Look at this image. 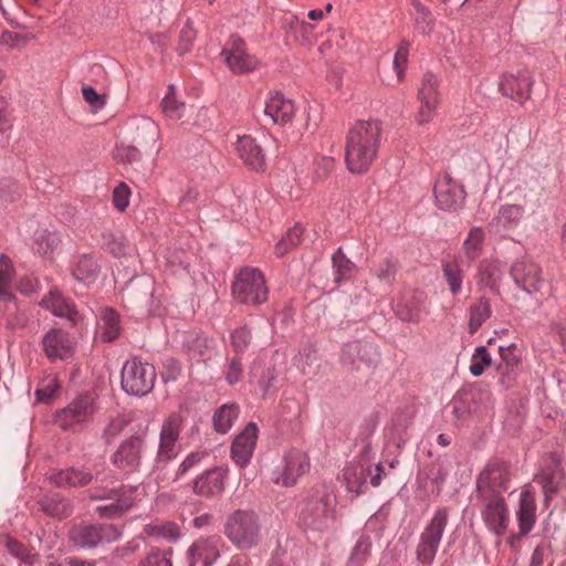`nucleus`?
<instances>
[{"label":"nucleus","instance_id":"1","mask_svg":"<svg viewBox=\"0 0 566 566\" xmlns=\"http://www.w3.org/2000/svg\"><path fill=\"white\" fill-rule=\"evenodd\" d=\"M382 123L378 119L357 120L348 130L345 163L355 175L366 174L378 157L382 142Z\"/></svg>","mask_w":566,"mask_h":566},{"label":"nucleus","instance_id":"2","mask_svg":"<svg viewBox=\"0 0 566 566\" xmlns=\"http://www.w3.org/2000/svg\"><path fill=\"white\" fill-rule=\"evenodd\" d=\"M231 292L237 304L258 308L269 298L263 273L255 268H242L234 276Z\"/></svg>","mask_w":566,"mask_h":566},{"label":"nucleus","instance_id":"3","mask_svg":"<svg viewBox=\"0 0 566 566\" xmlns=\"http://www.w3.org/2000/svg\"><path fill=\"white\" fill-rule=\"evenodd\" d=\"M224 534L237 548L250 549L261 541L262 523L255 512L238 510L228 517Z\"/></svg>","mask_w":566,"mask_h":566},{"label":"nucleus","instance_id":"4","mask_svg":"<svg viewBox=\"0 0 566 566\" xmlns=\"http://www.w3.org/2000/svg\"><path fill=\"white\" fill-rule=\"evenodd\" d=\"M120 378L122 389L127 395L144 397L153 390L157 373L153 364L136 356L125 361Z\"/></svg>","mask_w":566,"mask_h":566},{"label":"nucleus","instance_id":"5","mask_svg":"<svg viewBox=\"0 0 566 566\" xmlns=\"http://www.w3.org/2000/svg\"><path fill=\"white\" fill-rule=\"evenodd\" d=\"M380 360L378 346L368 339H354L343 344L339 354L342 366L348 371L375 369Z\"/></svg>","mask_w":566,"mask_h":566},{"label":"nucleus","instance_id":"6","mask_svg":"<svg viewBox=\"0 0 566 566\" xmlns=\"http://www.w3.org/2000/svg\"><path fill=\"white\" fill-rule=\"evenodd\" d=\"M447 510H438L430 524L421 533L417 547V560L422 566L431 565L447 525Z\"/></svg>","mask_w":566,"mask_h":566},{"label":"nucleus","instance_id":"7","mask_svg":"<svg viewBox=\"0 0 566 566\" xmlns=\"http://www.w3.org/2000/svg\"><path fill=\"white\" fill-rule=\"evenodd\" d=\"M562 480L560 460L557 455L552 454L545 461L543 470L534 476L532 482L524 485L520 495H534L538 492H542L543 495H553L560 492Z\"/></svg>","mask_w":566,"mask_h":566},{"label":"nucleus","instance_id":"8","mask_svg":"<svg viewBox=\"0 0 566 566\" xmlns=\"http://www.w3.org/2000/svg\"><path fill=\"white\" fill-rule=\"evenodd\" d=\"M182 428L180 415L169 416L163 423L159 434V447L155 459L157 469H164L179 453L177 444Z\"/></svg>","mask_w":566,"mask_h":566},{"label":"nucleus","instance_id":"9","mask_svg":"<svg viewBox=\"0 0 566 566\" xmlns=\"http://www.w3.org/2000/svg\"><path fill=\"white\" fill-rule=\"evenodd\" d=\"M511 480L510 465L503 460L488 463L476 480V489L481 494L502 495L509 491Z\"/></svg>","mask_w":566,"mask_h":566},{"label":"nucleus","instance_id":"10","mask_svg":"<svg viewBox=\"0 0 566 566\" xmlns=\"http://www.w3.org/2000/svg\"><path fill=\"white\" fill-rule=\"evenodd\" d=\"M143 153L144 149L137 145L124 142L117 143L114 149L115 161L124 166L135 182H146L153 170L150 165L143 161Z\"/></svg>","mask_w":566,"mask_h":566},{"label":"nucleus","instance_id":"11","mask_svg":"<svg viewBox=\"0 0 566 566\" xmlns=\"http://www.w3.org/2000/svg\"><path fill=\"white\" fill-rule=\"evenodd\" d=\"M436 206L443 210L454 212L463 208L467 192L462 185L454 181L449 174L438 179L433 187Z\"/></svg>","mask_w":566,"mask_h":566},{"label":"nucleus","instance_id":"12","mask_svg":"<svg viewBox=\"0 0 566 566\" xmlns=\"http://www.w3.org/2000/svg\"><path fill=\"white\" fill-rule=\"evenodd\" d=\"M120 531L112 524L81 525L72 531V539L81 547H95L120 538Z\"/></svg>","mask_w":566,"mask_h":566},{"label":"nucleus","instance_id":"13","mask_svg":"<svg viewBox=\"0 0 566 566\" xmlns=\"http://www.w3.org/2000/svg\"><path fill=\"white\" fill-rule=\"evenodd\" d=\"M95 412V400L90 394L77 396L65 408L56 412V422L63 430H70L74 423L87 421Z\"/></svg>","mask_w":566,"mask_h":566},{"label":"nucleus","instance_id":"14","mask_svg":"<svg viewBox=\"0 0 566 566\" xmlns=\"http://www.w3.org/2000/svg\"><path fill=\"white\" fill-rule=\"evenodd\" d=\"M145 437L133 434L123 440L117 450L112 454V462L120 470L136 471L142 462L145 450Z\"/></svg>","mask_w":566,"mask_h":566},{"label":"nucleus","instance_id":"15","mask_svg":"<svg viewBox=\"0 0 566 566\" xmlns=\"http://www.w3.org/2000/svg\"><path fill=\"white\" fill-rule=\"evenodd\" d=\"M221 56L233 73H244L254 70L258 61L245 51L244 41L232 34L221 51Z\"/></svg>","mask_w":566,"mask_h":566},{"label":"nucleus","instance_id":"16","mask_svg":"<svg viewBox=\"0 0 566 566\" xmlns=\"http://www.w3.org/2000/svg\"><path fill=\"white\" fill-rule=\"evenodd\" d=\"M533 84L532 74L522 70L517 73L503 74L499 82V91L502 95L524 104L531 97Z\"/></svg>","mask_w":566,"mask_h":566},{"label":"nucleus","instance_id":"17","mask_svg":"<svg viewBox=\"0 0 566 566\" xmlns=\"http://www.w3.org/2000/svg\"><path fill=\"white\" fill-rule=\"evenodd\" d=\"M515 285L527 294H534L543 285L542 269L530 260L515 262L510 270Z\"/></svg>","mask_w":566,"mask_h":566},{"label":"nucleus","instance_id":"18","mask_svg":"<svg viewBox=\"0 0 566 566\" xmlns=\"http://www.w3.org/2000/svg\"><path fill=\"white\" fill-rule=\"evenodd\" d=\"M308 469L310 462L306 455L298 450H293L285 455L284 465L273 472V481L276 484L292 486Z\"/></svg>","mask_w":566,"mask_h":566},{"label":"nucleus","instance_id":"19","mask_svg":"<svg viewBox=\"0 0 566 566\" xmlns=\"http://www.w3.org/2000/svg\"><path fill=\"white\" fill-rule=\"evenodd\" d=\"M420 108L417 114V122L420 125L429 123L439 103L438 80L434 74L427 72L423 75L422 84L418 92Z\"/></svg>","mask_w":566,"mask_h":566},{"label":"nucleus","instance_id":"20","mask_svg":"<svg viewBox=\"0 0 566 566\" xmlns=\"http://www.w3.org/2000/svg\"><path fill=\"white\" fill-rule=\"evenodd\" d=\"M258 426L249 422L244 429L235 436L231 446V458L240 468L247 467L252 458L258 439Z\"/></svg>","mask_w":566,"mask_h":566},{"label":"nucleus","instance_id":"21","mask_svg":"<svg viewBox=\"0 0 566 566\" xmlns=\"http://www.w3.org/2000/svg\"><path fill=\"white\" fill-rule=\"evenodd\" d=\"M42 346L45 356L50 360H65L73 355L74 342L69 333L61 328H51L42 337Z\"/></svg>","mask_w":566,"mask_h":566},{"label":"nucleus","instance_id":"22","mask_svg":"<svg viewBox=\"0 0 566 566\" xmlns=\"http://www.w3.org/2000/svg\"><path fill=\"white\" fill-rule=\"evenodd\" d=\"M154 292V282L149 277H143L137 282H130L126 297L140 310L139 315H151L155 314Z\"/></svg>","mask_w":566,"mask_h":566},{"label":"nucleus","instance_id":"23","mask_svg":"<svg viewBox=\"0 0 566 566\" xmlns=\"http://www.w3.org/2000/svg\"><path fill=\"white\" fill-rule=\"evenodd\" d=\"M482 515L486 526L496 535H502L506 532L510 514L502 497H486Z\"/></svg>","mask_w":566,"mask_h":566},{"label":"nucleus","instance_id":"24","mask_svg":"<svg viewBox=\"0 0 566 566\" xmlns=\"http://www.w3.org/2000/svg\"><path fill=\"white\" fill-rule=\"evenodd\" d=\"M96 328L102 342L116 340L123 331L120 314L109 306L99 307L96 313Z\"/></svg>","mask_w":566,"mask_h":566},{"label":"nucleus","instance_id":"25","mask_svg":"<svg viewBox=\"0 0 566 566\" xmlns=\"http://www.w3.org/2000/svg\"><path fill=\"white\" fill-rule=\"evenodd\" d=\"M40 305L54 316L65 318L72 327L77 326L82 321L75 305L59 292H50L42 298Z\"/></svg>","mask_w":566,"mask_h":566},{"label":"nucleus","instance_id":"26","mask_svg":"<svg viewBox=\"0 0 566 566\" xmlns=\"http://www.w3.org/2000/svg\"><path fill=\"white\" fill-rule=\"evenodd\" d=\"M514 348L515 344L499 347L501 363L497 365L496 369L500 374L499 381L505 388L514 384L522 370V360L514 353Z\"/></svg>","mask_w":566,"mask_h":566},{"label":"nucleus","instance_id":"27","mask_svg":"<svg viewBox=\"0 0 566 566\" xmlns=\"http://www.w3.org/2000/svg\"><path fill=\"white\" fill-rule=\"evenodd\" d=\"M130 144L143 148L145 153L155 148L159 138V129L155 122L149 118H140L129 126Z\"/></svg>","mask_w":566,"mask_h":566},{"label":"nucleus","instance_id":"28","mask_svg":"<svg viewBox=\"0 0 566 566\" xmlns=\"http://www.w3.org/2000/svg\"><path fill=\"white\" fill-rule=\"evenodd\" d=\"M219 537L200 538L188 549L190 566H211L219 557Z\"/></svg>","mask_w":566,"mask_h":566},{"label":"nucleus","instance_id":"29","mask_svg":"<svg viewBox=\"0 0 566 566\" xmlns=\"http://www.w3.org/2000/svg\"><path fill=\"white\" fill-rule=\"evenodd\" d=\"M71 273L76 282L91 286L101 273V265L93 253H83L71 262Z\"/></svg>","mask_w":566,"mask_h":566},{"label":"nucleus","instance_id":"30","mask_svg":"<svg viewBox=\"0 0 566 566\" xmlns=\"http://www.w3.org/2000/svg\"><path fill=\"white\" fill-rule=\"evenodd\" d=\"M235 149L238 156L250 169L258 171L265 166L263 149L251 136H238Z\"/></svg>","mask_w":566,"mask_h":566},{"label":"nucleus","instance_id":"31","mask_svg":"<svg viewBox=\"0 0 566 566\" xmlns=\"http://www.w3.org/2000/svg\"><path fill=\"white\" fill-rule=\"evenodd\" d=\"M227 470L213 468L207 470L193 481V491L198 495H218L223 491Z\"/></svg>","mask_w":566,"mask_h":566},{"label":"nucleus","instance_id":"32","mask_svg":"<svg viewBox=\"0 0 566 566\" xmlns=\"http://www.w3.org/2000/svg\"><path fill=\"white\" fill-rule=\"evenodd\" d=\"M295 107L291 99H286L281 93L274 92L270 94L265 103L264 115L269 116L274 124L284 125L292 119Z\"/></svg>","mask_w":566,"mask_h":566},{"label":"nucleus","instance_id":"33","mask_svg":"<svg viewBox=\"0 0 566 566\" xmlns=\"http://www.w3.org/2000/svg\"><path fill=\"white\" fill-rule=\"evenodd\" d=\"M49 481L57 488H82L93 481V474L87 470L72 467L51 474Z\"/></svg>","mask_w":566,"mask_h":566},{"label":"nucleus","instance_id":"34","mask_svg":"<svg viewBox=\"0 0 566 566\" xmlns=\"http://www.w3.org/2000/svg\"><path fill=\"white\" fill-rule=\"evenodd\" d=\"M399 271V260L392 254L379 258L370 268L371 274L388 289L395 284Z\"/></svg>","mask_w":566,"mask_h":566},{"label":"nucleus","instance_id":"35","mask_svg":"<svg viewBox=\"0 0 566 566\" xmlns=\"http://www.w3.org/2000/svg\"><path fill=\"white\" fill-rule=\"evenodd\" d=\"M332 263L336 284L350 280L357 270L356 264L345 255L342 247L332 255Z\"/></svg>","mask_w":566,"mask_h":566},{"label":"nucleus","instance_id":"36","mask_svg":"<svg viewBox=\"0 0 566 566\" xmlns=\"http://www.w3.org/2000/svg\"><path fill=\"white\" fill-rule=\"evenodd\" d=\"M492 308L490 300L481 296L476 303L470 306V319L468 324V332L473 335L483 325V323L491 317Z\"/></svg>","mask_w":566,"mask_h":566},{"label":"nucleus","instance_id":"37","mask_svg":"<svg viewBox=\"0 0 566 566\" xmlns=\"http://www.w3.org/2000/svg\"><path fill=\"white\" fill-rule=\"evenodd\" d=\"M501 277L502 270L499 262L490 260H483L480 262L478 271L479 284L488 286L493 291H497Z\"/></svg>","mask_w":566,"mask_h":566},{"label":"nucleus","instance_id":"38","mask_svg":"<svg viewBox=\"0 0 566 566\" xmlns=\"http://www.w3.org/2000/svg\"><path fill=\"white\" fill-rule=\"evenodd\" d=\"M238 416L239 408L233 403L219 407L212 418L214 430L221 434L229 432Z\"/></svg>","mask_w":566,"mask_h":566},{"label":"nucleus","instance_id":"39","mask_svg":"<svg viewBox=\"0 0 566 566\" xmlns=\"http://www.w3.org/2000/svg\"><path fill=\"white\" fill-rule=\"evenodd\" d=\"M536 504L534 497H521L517 511L518 527L522 535H526L533 528L536 521Z\"/></svg>","mask_w":566,"mask_h":566},{"label":"nucleus","instance_id":"40","mask_svg":"<svg viewBox=\"0 0 566 566\" xmlns=\"http://www.w3.org/2000/svg\"><path fill=\"white\" fill-rule=\"evenodd\" d=\"M441 270L451 294L453 296L459 295L462 291L463 283V271L459 262L457 260L442 261Z\"/></svg>","mask_w":566,"mask_h":566},{"label":"nucleus","instance_id":"41","mask_svg":"<svg viewBox=\"0 0 566 566\" xmlns=\"http://www.w3.org/2000/svg\"><path fill=\"white\" fill-rule=\"evenodd\" d=\"M61 243V237L55 231L40 230L34 235V249L43 256H51Z\"/></svg>","mask_w":566,"mask_h":566},{"label":"nucleus","instance_id":"42","mask_svg":"<svg viewBox=\"0 0 566 566\" xmlns=\"http://www.w3.org/2000/svg\"><path fill=\"white\" fill-rule=\"evenodd\" d=\"M370 475V471L365 468H359L358 470L348 469L344 473V479L346 482V490L349 493H354L356 495L363 494L367 492V478Z\"/></svg>","mask_w":566,"mask_h":566},{"label":"nucleus","instance_id":"43","mask_svg":"<svg viewBox=\"0 0 566 566\" xmlns=\"http://www.w3.org/2000/svg\"><path fill=\"white\" fill-rule=\"evenodd\" d=\"M413 8L416 10L413 18L416 31L422 35L431 34L436 25V19L431 11L419 1H413Z\"/></svg>","mask_w":566,"mask_h":566},{"label":"nucleus","instance_id":"44","mask_svg":"<svg viewBox=\"0 0 566 566\" xmlns=\"http://www.w3.org/2000/svg\"><path fill=\"white\" fill-rule=\"evenodd\" d=\"M39 505L44 513L57 518L67 517L72 512L64 497H40Z\"/></svg>","mask_w":566,"mask_h":566},{"label":"nucleus","instance_id":"45","mask_svg":"<svg viewBox=\"0 0 566 566\" xmlns=\"http://www.w3.org/2000/svg\"><path fill=\"white\" fill-rule=\"evenodd\" d=\"M111 503L96 506V511L102 517L116 518L127 512L133 505L132 497H107Z\"/></svg>","mask_w":566,"mask_h":566},{"label":"nucleus","instance_id":"46","mask_svg":"<svg viewBox=\"0 0 566 566\" xmlns=\"http://www.w3.org/2000/svg\"><path fill=\"white\" fill-rule=\"evenodd\" d=\"M304 229L300 224L290 228L281 240L276 243L275 253L277 256H283L289 251L298 247L302 242Z\"/></svg>","mask_w":566,"mask_h":566},{"label":"nucleus","instance_id":"47","mask_svg":"<svg viewBox=\"0 0 566 566\" xmlns=\"http://www.w3.org/2000/svg\"><path fill=\"white\" fill-rule=\"evenodd\" d=\"M484 241V231L480 227L470 229L463 242V251L468 260L474 261L479 258Z\"/></svg>","mask_w":566,"mask_h":566},{"label":"nucleus","instance_id":"48","mask_svg":"<svg viewBox=\"0 0 566 566\" xmlns=\"http://www.w3.org/2000/svg\"><path fill=\"white\" fill-rule=\"evenodd\" d=\"M251 343L252 332L248 325L239 326L230 333V344L238 356L247 353Z\"/></svg>","mask_w":566,"mask_h":566},{"label":"nucleus","instance_id":"49","mask_svg":"<svg viewBox=\"0 0 566 566\" xmlns=\"http://www.w3.org/2000/svg\"><path fill=\"white\" fill-rule=\"evenodd\" d=\"M524 207L520 205H504L499 209L497 219L506 228L516 227L524 216Z\"/></svg>","mask_w":566,"mask_h":566},{"label":"nucleus","instance_id":"50","mask_svg":"<svg viewBox=\"0 0 566 566\" xmlns=\"http://www.w3.org/2000/svg\"><path fill=\"white\" fill-rule=\"evenodd\" d=\"M279 370L274 365L264 366L258 379V385L263 396L274 395L276 392V382Z\"/></svg>","mask_w":566,"mask_h":566},{"label":"nucleus","instance_id":"51","mask_svg":"<svg viewBox=\"0 0 566 566\" xmlns=\"http://www.w3.org/2000/svg\"><path fill=\"white\" fill-rule=\"evenodd\" d=\"M212 343L213 340L207 335L200 334L188 339L186 345L192 358H201L211 352Z\"/></svg>","mask_w":566,"mask_h":566},{"label":"nucleus","instance_id":"52","mask_svg":"<svg viewBox=\"0 0 566 566\" xmlns=\"http://www.w3.org/2000/svg\"><path fill=\"white\" fill-rule=\"evenodd\" d=\"M411 424L409 415H399L391 420V438L397 447L401 448L407 442V430Z\"/></svg>","mask_w":566,"mask_h":566},{"label":"nucleus","instance_id":"53","mask_svg":"<svg viewBox=\"0 0 566 566\" xmlns=\"http://www.w3.org/2000/svg\"><path fill=\"white\" fill-rule=\"evenodd\" d=\"M467 392H458L450 401L452 415L459 422H464L471 415V407Z\"/></svg>","mask_w":566,"mask_h":566},{"label":"nucleus","instance_id":"54","mask_svg":"<svg viewBox=\"0 0 566 566\" xmlns=\"http://www.w3.org/2000/svg\"><path fill=\"white\" fill-rule=\"evenodd\" d=\"M492 364L491 355L486 346H478L472 355V363L470 365V373L474 377H479L484 373V369Z\"/></svg>","mask_w":566,"mask_h":566},{"label":"nucleus","instance_id":"55","mask_svg":"<svg viewBox=\"0 0 566 566\" xmlns=\"http://www.w3.org/2000/svg\"><path fill=\"white\" fill-rule=\"evenodd\" d=\"M60 388V382L56 377H50L43 380L41 387L36 388L34 395L36 401L42 403H50Z\"/></svg>","mask_w":566,"mask_h":566},{"label":"nucleus","instance_id":"56","mask_svg":"<svg viewBox=\"0 0 566 566\" xmlns=\"http://www.w3.org/2000/svg\"><path fill=\"white\" fill-rule=\"evenodd\" d=\"M196 39V31L192 23L188 19L184 28L180 30L177 51L180 55L189 52Z\"/></svg>","mask_w":566,"mask_h":566},{"label":"nucleus","instance_id":"57","mask_svg":"<svg viewBox=\"0 0 566 566\" xmlns=\"http://www.w3.org/2000/svg\"><path fill=\"white\" fill-rule=\"evenodd\" d=\"M161 106L169 118L179 119L184 115L185 103L179 102L176 95L167 94L161 101Z\"/></svg>","mask_w":566,"mask_h":566},{"label":"nucleus","instance_id":"58","mask_svg":"<svg viewBox=\"0 0 566 566\" xmlns=\"http://www.w3.org/2000/svg\"><path fill=\"white\" fill-rule=\"evenodd\" d=\"M102 237V247L112 253L114 256H122L125 254V248L122 243V241L118 240V238L109 230H105L101 234Z\"/></svg>","mask_w":566,"mask_h":566},{"label":"nucleus","instance_id":"59","mask_svg":"<svg viewBox=\"0 0 566 566\" xmlns=\"http://www.w3.org/2000/svg\"><path fill=\"white\" fill-rule=\"evenodd\" d=\"M140 566H172L171 549L169 551H153L144 560Z\"/></svg>","mask_w":566,"mask_h":566},{"label":"nucleus","instance_id":"60","mask_svg":"<svg viewBox=\"0 0 566 566\" xmlns=\"http://www.w3.org/2000/svg\"><path fill=\"white\" fill-rule=\"evenodd\" d=\"M410 43L406 40H402L395 53L392 66L397 73L398 81L401 80L405 71V66L408 60V51Z\"/></svg>","mask_w":566,"mask_h":566},{"label":"nucleus","instance_id":"61","mask_svg":"<svg viewBox=\"0 0 566 566\" xmlns=\"http://www.w3.org/2000/svg\"><path fill=\"white\" fill-rule=\"evenodd\" d=\"M181 374V364L172 357L165 359L163 370L160 373L164 382L176 381Z\"/></svg>","mask_w":566,"mask_h":566},{"label":"nucleus","instance_id":"62","mask_svg":"<svg viewBox=\"0 0 566 566\" xmlns=\"http://www.w3.org/2000/svg\"><path fill=\"white\" fill-rule=\"evenodd\" d=\"M4 546L7 547L8 552L18 559H21L25 563L31 562V552L17 539L10 536H6Z\"/></svg>","mask_w":566,"mask_h":566},{"label":"nucleus","instance_id":"63","mask_svg":"<svg viewBox=\"0 0 566 566\" xmlns=\"http://www.w3.org/2000/svg\"><path fill=\"white\" fill-rule=\"evenodd\" d=\"M130 189L125 182H120L113 190V203L119 211H124L129 205Z\"/></svg>","mask_w":566,"mask_h":566},{"label":"nucleus","instance_id":"64","mask_svg":"<svg viewBox=\"0 0 566 566\" xmlns=\"http://www.w3.org/2000/svg\"><path fill=\"white\" fill-rule=\"evenodd\" d=\"M335 167V160L332 157L323 156L314 161V178L316 180L325 179Z\"/></svg>","mask_w":566,"mask_h":566}]
</instances>
